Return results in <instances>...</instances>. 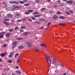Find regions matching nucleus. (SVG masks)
<instances>
[{"instance_id": "nucleus-1", "label": "nucleus", "mask_w": 75, "mask_h": 75, "mask_svg": "<svg viewBox=\"0 0 75 75\" xmlns=\"http://www.w3.org/2000/svg\"><path fill=\"white\" fill-rule=\"evenodd\" d=\"M46 60L47 63L50 62L53 65H54L57 68V66L59 65V62L57 60V59L55 57H53L52 59L51 60L50 58V57L49 55L47 56Z\"/></svg>"}, {"instance_id": "nucleus-2", "label": "nucleus", "mask_w": 75, "mask_h": 75, "mask_svg": "<svg viewBox=\"0 0 75 75\" xmlns=\"http://www.w3.org/2000/svg\"><path fill=\"white\" fill-rule=\"evenodd\" d=\"M17 42L16 41H14L12 43V45H13V46L12 47V49H14V48L16 46V44H17Z\"/></svg>"}, {"instance_id": "nucleus-3", "label": "nucleus", "mask_w": 75, "mask_h": 75, "mask_svg": "<svg viewBox=\"0 0 75 75\" xmlns=\"http://www.w3.org/2000/svg\"><path fill=\"white\" fill-rule=\"evenodd\" d=\"M14 15L15 18H18L19 17H21V15L18 14V13H14Z\"/></svg>"}, {"instance_id": "nucleus-4", "label": "nucleus", "mask_w": 75, "mask_h": 75, "mask_svg": "<svg viewBox=\"0 0 75 75\" xmlns=\"http://www.w3.org/2000/svg\"><path fill=\"white\" fill-rule=\"evenodd\" d=\"M31 32H28L24 33H23V35H24V36H27V35H29V34H30Z\"/></svg>"}, {"instance_id": "nucleus-5", "label": "nucleus", "mask_w": 75, "mask_h": 75, "mask_svg": "<svg viewBox=\"0 0 75 75\" xmlns=\"http://www.w3.org/2000/svg\"><path fill=\"white\" fill-rule=\"evenodd\" d=\"M26 45H27L28 47H32V44L31 42H26Z\"/></svg>"}, {"instance_id": "nucleus-6", "label": "nucleus", "mask_w": 75, "mask_h": 75, "mask_svg": "<svg viewBox=\"0 0 75 75\" xmlns=\"http://www.w3.org/2000/svg\"><path fill=\"white\" fill-rule=\"evenodd\" d=\"M9 3H11V4H13L14 3H16V4H18V2H16L15 1H9Z\"/></svg>"}, {"instance_id": "nucleus-7", "label": "nucleus", "mask_w": 75, "mask_h": 75, "mask_svg": "<svg viewBox=\"0 0 75 75\" xmlns=\"http://www.w3.org/2000/svg\"><path fill=\"white\" fill-rule=\"evenodd\" d=\"M66 3H69L70 4H71L73 3V1H66Z\"/></svg>"}, {"instance_id": "nucleus-8", "label": "nucleus", "mask_w": 75, "mask_h": 75, "mask_svg": "<svg viewBox=\"0 0 75 75\" xmlns=\"http://www.w3.org/2000/svg\"><path fill=\"white\" fill-rule=\"evenodd\" d=\"M11 34L10 33H6L5 35L6 37H8L10 36Z\"/></svg>"}, {"instance_id": "nucleus-9", "label": "nucleus", "mask_w": 75, "mask_h": 75, "mask_svg": "<svg viewBox=\"0 0 75 75\" xmlns=\"http://www.w3.org/2000/svg\"><path fill=\"white\" fill-rule=\"evenodd\" d=\"M7 16L8 17H10V18H11V17H12V15L10 13L7 14Z\"/></svg>"}, {"instance_id": "nucleus-10", "label": "nucleus", "mask_w": 75, "mask_h": 75, "mask_svg": "<svg viewBox=\"0 0 75 75\" xmlns=\"http://www.w3.org/2000/svg\"><path fill=\"white\" fill-rule=\"evenodd\" d=\"M14 55V53H10V54L9 55V58H11L12 57V56Z\"/></svg>"}, {"instance_id": "nucleus-11", "label": "nucleus", "mask_w": 75, "mask_h": 75, "mask_svg": "<svg viewBox=\"0 0 75 75\" xmlns=\"http://www.w3.org/2000/svg\"><path fill=\"white\" fill-rule=\"evenodd\" d=\"M16 72L18 74H21V72L20 71L16 70Z\"/></svg>"}, {"instance_id": "nucleus-12", "label": "nucleus", "mask_w": 75, "mask_h": 75, "mask_svg": "<svg viewBox=\"0 0 75 75\" xmlns=\"http://www.w3.org/2000/svg\"><path fill=\"white\" fill-rule=\"evenodd\" d=\"M41 46H42V47H43L44 46L45 47H47V46H46L45 44L44 43H42L41 45Z\"/></svg>"}, {"instance_id": "nucleus-13", "label": "nucleus", "mask_w": 75, "mask_h": 75, "mask_svg": "<svg viewBox=\"0 0 75 75\" xmlns=\"http://www.w3.org/2000/svg\"><path fill=\"white\" fill-rule=\"evenodd\" d=\"M52 18L54 19H56V18H58V17L56 15H54L52 17Z\"/></svg>"}, {"instance_id": "nucleus-14", "label": "nucleus", "mask_w": 75, "mask_h": 75, "mask_svg": "<svg viewBox=\"0 0 75 75\" xmlns=\"http://www.w3.org/2000/svg\"><path fill=\"white\" fill-rule=\"evenodd\" d=\"M6 33V32H2L0 33V34L1 35H3V34H5Z\"/></svg>"}, {"instance_id": "nucleus-15", "label": "nucleus", "mask_w": 75, "mask_h": 75, "mask_svg": "<svg viewBox=\"0 0 75 75\" xmlns=\"http://www.w3.org/2000/svg\"><path fill=\"white\" fill-rule=\"evenodd\" d=\"M24 48V47L22 46H20L18 47V49L19 50H21V49H23Z\"/></svg>"}, {"instance_id": "nucleus-16", "label": "nucleus", "mask_w": 75, "mask_h": 75, "mask_svg": "<svg viewBox=\"0 0 75 75\" xmlns=\"http://www.w3.org/2000/svg\"><path fill=\"white\" fill-rule=\"evenodd\" d=\"M59 18L60 19H65V17L64 16H60L59 17Z\"/></svg>"}, {"instance_id": "nucleus-17", "label": "nucleus", "mask_w": 75, "mask_h": 75, "mask_svg": "<svg viewBox=\"0 0 75 75\" xmlns=\"http://www.w3.org/2000/svg\"><path fill=\"white\" fill-rule=\"evenodd\" d=\"M20 59H17L16 60L17 64H18V63L20 62Z\"/></svg>"}, {"instance_id": "nucleus-18", "label": "nucleus", "mask_w": 75, "mask_h": 75, "mask_svg": "<svg viewBox=\"0 0 75 75\" xmlns=\"http://www.w3.org/2000/svg\"><path fill=\"white\" fill-rule=\"evenodd\" d=\"M33 14H39V12H34L33 13Z\"/></svg>"}, {"instance_id": "nucleus-19", "label": "nucleus", "mask_w": 75, "mask_h": 75, "mask_svg": "<svg viewBox=\"0 0 75 75\" xmlns=\"http://www.w3.org/2000/svg\"><path fill=\"white\" fill-rule=\"evenodd\" d=\"M35 51H37V52H39L40 51V50H39V49L36 48L35 49Z\"/></svg>"}, {"instance_id": "nucleus-20", "label": "nucleus", "mask_w": 75, "mask_h": 75, "mask_svg": "<svg viewBox=\"0 0 75 75\" xmlns=\"http://www.w3.org/2000/svg\"><path fill=\"white\" fill-rule=\"evenodd\" d=\"M45 8H42L40 9V11H44V10H45Z\"/></svg>"}, {"instance_id": "nucleus-21", "label": "nucleus", "mask_w": 75, "mask_h": 75, "mask_svg": "<svg viewBox=\"0 0 75 75\" xmlns=\"http://www.w3.org/2000/svg\"><path fill=\"white\" fill-rule=\"evenodd\" d=\"M3 23H4V24H5L6 25H8V22L4 21L3 22Z\"/></svg>"}, {"instance_id": "nucleus-22", "label": "nucleus", "mask_w": 75, "mask_h": 75, "mask_svg": "<svg viewBox=\"0 0 75 75\" xmlns=\"http://www.w3.org/2000/svg\"><path fill=\"white\" fill-rule=\"evenodd\" d=\"M8 31L9 32H12V31H13V29H8Z\"/></svg>"}, {"instance_id": "nucleus-23", "label": "nucleus", "mask_w": 75, "mask_h": 75, "mask_svg": "<svg viewBox=\"0 0 75 75\" xmlns=\"http://www.w3.org/2000/svg\"><path fill=\"white\" fill-rule=\"evenodd\" d=\"M4 21H9L10 20L8 19H4Z\"/></svg>"}, {"instance_id": "nucleus-24", "label": "nucleus", "mask_w": 75, "mask_h": 75, "mask_svg": "<svg viewBox=\"0 0 75 75\" xmlns=\"http://www.w3.org/2000/svg\"><path fill=\"white\" fill-rule=\"evenodd\" d=\"M21 28L22 29H25V28H26V27H25V26H21Z\"/></svg>"}, {"instance_id": "nucleus-25", "label": "nucleus", "mask_w": 75, "mask_h": 75, "mask_svg": "<svg viewBox=\"0 0 75 75\" xmlns=\"http://www.w3.org/2000/svg\"><path fill=\"white\" fill-rule=\"evenodd\" d=\"M59 25H64L65 24L64 23H59Z\"/></svg>"}, {"instance_id": "nucleus-26", "label": "nucleus", "mask_w": 75, "mask_h": 75, "mask_svg": "<svg viewBox=\"0 0 75 75\" xmlns=\"http://www.w3.org/2000/svg\"><path fill=\"white\" fill-rule=\"evenodd\" d=\"M27 11H28L29 12H33L34 11H33V10H28Z\"/></svg>"}, {"instance_id": "nucleus-27", "label": "nucleus", "mask_w": 75, "mask_h": 75, "mask_svg": "<svg viewBox=\"0 0 75 75\" xmlns=\"http://www.w3.org/2000/svg\"><path fill=\"white\" fill-rule=\"evenodd\" d=\"M1 57H4V56L5 55V54H4V53H2V54H1Z\"/></svg>"}, {"instance_id": "nucleus-28", "label": "nucleus", "mask_w": 75, "mask_h": 75, "mask_svg": "<svg viewBox=\"0 0 75 75\" xmlns=\"http://www.w3.org/2000/svg\"><path fill=\"white\" fill-rule=\"evenodd\" d=\"M19 55V54L18 53H16L15 55V57H17L18 55Z\"/></svg>"}, {"instance_id": "nucleus-29", "label": "nucleus", "mask_w": 75, "mask_h": 75, "mask_svg": "<svg viewBox=\"0 0 75 75\" xmlns=\"http://www.w3.org/2000/svg\"><path fill=\"white\" fill-rule=\"evenodd\" d=\"M7 62L8 63H11V62H12V61H11V60H9Z\"/></svg>"}, {"instance_id": "nucleus-30", "label": "nucleus", "mask_w": 75, "mask_h": 75, "mask_svg": "<svg viewBox=\"0 0 75 75\" xmlns=\"http://www.w3.org/2000/svg\"><path fill=\"white\" fill-rule=\"evenodd\" d=\"M20 4H23V3H24V1H20Z\"/></svg>"}, {"instance_id": "nucleus-31", "label": "nucleus", "mask_w": 75, "mask_h": 75, "mask_svg": "<svg viewBox=\"0 0 75 75\" xmlns=\"http://www.w3.org/2000/svg\"><path fill=\"white\" fill-rule=\"evenodd\" d=\"M17 39L18 40H23V39L21 38H17Z\"/></svg>"}, {"instance_id": "nucleus-32", "label": "nucleus", "mask_w": 75, "mask_h": 75, "mask_svg": "<svg viewBox=\"0 0 75 75\" xmlns=\"http://www.w3.org/2000/svg\"><path fill=\"white\" fill-rule=\"evenodd\" d=\"M45 20L42 18H41L39 19V21H44Z\"/></svg>"}, {"instance_id": "nucleus-33", "label": "nucleus", "mask_w": 75, "mask_h": 75, "mask_svg": "<svg viewBox=\"0 0 75 75\" xmlns=\"http://www.w3.org/2000/svg\"><path fill=\"white\" fill-rule=\"evenodd\" d=\"M15 7L16 8H20V7L19 6H15Z\"/></svg>"}, {"instance_id": "nucleus-34", "label": "nucleus", "mask_w": 75, "mask_h": 75, "mask_svg": "<svg viewBox=\"0 0 75 75\" xmlns=\"http://www.w3.org/2000/svg\"><path fill=\"white\" fill-rule=\"evenodd\" d=\"M29 5L30 4H24V6H29Z\"/></svg>"}, {"instance_id": "nucleus-35", "label": "nucleus", "mask_w": 75, "mask_h": 75, "mask_svg": "<svg viewBox=\"0 0 75 75\" xmlns=\"http://www.w3.org/2000/svg\"><path fill=\"white\" fill-rule=\"evenodd\" d=\"M25 14H30V13L27 12H26L25 13Z\"/></svg>"}, {"instance_id": "nucleus-36", "label": "nucleus", "mask_w": 75, "mask_h": 75, "mask_svg": "<svg viewBox=\"0 0 75 75\" xmlns=\"http://www.w3.org/2000/svg\"><path fill=\"white\" fill-rule=\"evenodd\" d=\"M4 37V35H0V38H3Z\"/></svg>"}, {"instance_id": "nucleus-37", "label": "nucleus", "mask_w": 75, "mask_h": 75, "mask_svg": "<svg viewBox=\"0 0 75 75\" xmlns=\"http://www.w3.org/2000/svg\"><path fill=\"white\" fill-rule=\"evenodd\" d=\"M40 15H36V16H35L34 17H40Z\"/></svg>"}, {"instance_id": "nucleus-38", "label": "nucleus", "mask_w": 75, "mask_h": 75, "mask_svg": "<svg viewBox=\"0 0 75 75\" xmlns=\"http://www.w3.org/2000/svg\"><path fill=\"white\" fill-rule=\"evenodd\" d=\"M31 18L32 19V20H35V18H34L33 17H32Z\"/></svg>"}, {"instance_id": "nucleus-39", "label": "nucleus", "mask_w": 75, "mask_h": 75, "mask_svg": "<svg viewBox=\"0 0 75 75\" xmlns=\"http://www.w3.org/2000/svg\"><path fill=\"white\" fill-rule=\"evenodd\" d=\"M16 21H17V22H21V20H17Z\"/></svg>"}, {"instance_id": "nucleus-40", "label": "nucleus", "mask_w": 75, "mask_h": 75, "mask_svg": "<svg viewBox=\"0 0 75 75\" xmlns=\"http://www.w3.org/2000/svg\"><path fill=\"white\" fill-rule=\"evenodd\" d=\"M18 28V27H16L15 28V30H17Z\"/></svg>"}, {"instance_id": "nucleus-41", "label": "nucleus", "mask_w": 75, "mask_h": 75, "mask_svg": "<svg viewBox=\"0 0 75 75\" xmlns=\"http://www.w3.org/2000/svg\"><path fill=\"white\" fill-rule=\"evenodd\" d=\"M39 1H40L39 0H35V2H36L37 3V2H39Z\"/></svg>"}, {"instance_id": "nucleus-42", "label": "nucleus", "mask_w": 75, "mask_h": 75, "mask_svg": "<svg viewBox=\"0 0 75 75\" xmlns=\"http://www.w3.org/2000/svg\"><path fill=\"white\" fill-rule=\"evenodd\" d=\"M35 23H36V24H40V22H38V21H36L35 22Z\"/></svg>"}, {"instance_id": "nucleus-43", "label": "nucleus", "mask_w": 75, "mask_h": 75, "mask_svg": "<svg viewBox=\"0 0 75 75\" xmlns=\"http://www.w3.org/2000/svg\"><path fill=\"white\" fill-rule=\"evenodd\" d=\"M6 44H5L3 45V47H6Z\"/></svg>"}, {"instance_id": "nucleus-44", "label": "nucleus", "mask_w": 75, "mask_h": 75, "mask_svg": "<svg viewBox=\"0 0 75 75\" xmlns=\"http://www.w3.org/2000/svg\"><path fill=\"white\" fill-rule=\"evenodd\" d=\"M51 24V23L50 22H49L47 23V25H50Z\"/></svg>"}, {"instance_id": "nucleus-45", "label": "nucleus", "mask_w": 75, "mask_h": 75, "mask_svg": "<svg viewBox=\"0 0 75 75\" xmlns=\"http://www.w3.org/2000/svg\"><path fill=\"white\" fill-rule=\"evenodd\" d=\"M66 14H68V15L69 14V13L68 12H66Z\"/></svg>"}, {"instance_id": "nucleus-46", "label": "nucleus", "mask_w": 75, "mask_h": 75, "mask_svg": "<svg viewBox=\"0 0 75 75\" xmlns=\"http://www.w3.org/2000/svg\"><path fill=\"white\" fill-rule=\"evenodd\" d=\"M39 28V29H43V28H44V27H42L41 28L40 27V28Z\"/></svg>"}, {"instance_id": "nucleus-47", "label": "nucleus", "mask_w": 75, "mask_h": 75, "mask_svg": "<svg viewBox=\"0 0 75 75\" xmlns=\"http://www.w3.org/2000/svg\"><path fill=\"white\" fill-rule=\"evenodd\" d=\"M66 74L67 73H64V74H62V75H66Z\"/></svg>"}, {"instance_id": "nucleus-48", "label": "nucleus", "mask_w": 75, "mask_h": 75, "mask_svg": "<svg viewBox=\"0 0 75 75\" xmlns=\"http://www.w3.org/2000/svg\"><path fill=\"white\" fill-rule=\"evenodd\" d=\"M20 32H23L24 31V30H20Z\"/></svg>"}, {"instance_id": "nucleus-49", "label": "nucleus", "mask_w": 75, "mask_h": 75, "mask_svg": "<svg viewBox=\"0 0 75 75\" xmlns=\"http://www.w3.org/2000/svg\"><path fill=\"white\" fill-rule=\"evenodd\" d=\"M70 13H73V11L72 10H71L70 11Z\"/></svg>"}, {"instance_id": "nucleus-50", "label": "nucleus", "mask_w": 75, "mask_h": 75, "mask_svg": "<svg viewBox=\"0 0 75 75\" xmlns=\"http://www.w3.org/2000/svg\"><path fill=\"white\" fill-rule=\"evenodd\" d=\"M16 69H18L19 67L18 66H16Z\"/></svg>"}, {"instance_id": "nucleus-51", "label": "nucleus", "mask_w": 75, "mask_h": 75, "mask_svg": "<svg viewBox=\"0 0 75 75\" xmlns=\"http://www.w3.org/2000/svg\"><path fill=\"white\" fill-rule=\"evenodd\" d=\"M57 14H61V13L60 12H57Z\"/></svg>"}, {"instance_id": "nucleus-52", "label": "nucleus", "mask_w": 75, "mask_h": 75, "mask_svg": "<svg viewBox=\"0 0 75 75\" xmlns=\"http://www.w3.org/2000/svg\"><path fill=\"white\" fill-rule=\"evenodd\" d=\"M48 28H49V27H48V26L47 28H45V30H47V29H48Z\"/></svg>"}, {"instance_id": "nucleus-53", "label": "nucleus", "mask_w": 75, "mask_h": 75, "mask_svg": "<svg viewBox=\"0 0 75 75\" xmlns=\"http://www.w3.org/2000/svg\"><path fill=\"white\" fill-rule=\"evenodd\" d=\"M61 67H63H63H64V65H62V64H61Z\"/></svg>"}, {"instance_id": "nucleus-54", "label": "nucleus", "mask_w": 75, "mask_h": 75, "mask_svg": "<svg viewBox=\"0 0 75 75\" xmlns=\"http://www.w3.org/2000/svg\"><path fill=\"white\" fill-rule=\"evenodd\" d=\"M66 10H69V8H66Z\"/></svg>"}, {"instance_id": "nucleus-55", "label": "nucleus", "mask_w": 75, "mask_h": 75, "mask_svg": "<svg viewBox=\"0 0 75 75\" xmlns=\"http://www.w3.org/2000/svg\"><path fill=\"white\" fill-rule=\"evenodd\" d=\"M23 21H25V18H24L23 19Z\"/></svg>"}, {"instance_id": "nucleus-56", "label": "nucleus", "mask_w": 75, "mask_h": 75, "mask_svg": "<svg viewBox=\"0 0 75 75\" xmlns=\"http://www.w3.org/2000/svg\"><path fill=\"white\" fill-rule=\"evenodd\" d=\"M58 6L57 5H55L54 6V7H57Z\"/></svg>"}, {"instance_id": "nucleus-57", "label": "nucleus", "mask_w": 75, "mask_h": 75, "mask_svg": "<svg viewBox=\"0 0 75 75\" xmlns=\"http://www.w3.org/2000/svg\"><path fill=\"white\" fill-rule=\"evenodd\" d=\"M29 20L30 21H32V20H31V19H30Z\"/></svg>"}, {"instance_id": "nucleus-58", "label": "nucleus", "mask_w": 75, "mask_h": 75, "mask_svg": "<svg viewBox=\"0 0 75 75\" xmlns=\"http://www.w3.org/2000/svg\"><path fill=\"white\" fill-rule=\"evenodd\" d=\"M57 2H61V1H60L58 0V1H57Z\"/></svg>"}, {"instance_id": "nucleus-59", "label": "nucleus", "mask_w": 75, "mask_h": 75, "mask_svg": "<svg viewBox=\"0 0 75 75\" xmlns=\"http://www.w3.org/2000/svg\"><path fill=\"white\" fill-rule=\"evenodd\" d=\"M67 0H63V1H67Z\"/></svg>"}, {"instance_id": "nucleus-60", "label": "nucleus", "mask_w": 75, "mask_h": 75, "mask_svg": "<svg viewBox=\"0 0 75 75\" xmlns=\"http://www.w3.org/2000/svg\"><path fill=\"white\" fill-rule=\"evenodd\" d=\"M47 1H51V0H47Z\"/></svg>"}, {"instance_id": "nucleus-61", "label": "nucleus", "mask_w": 75, "mask_h": 75, "mask_svg": "<svg viewBox=\"0 0 75 75\" xmlns=\"http://www.w3.org/2000/svg\"><path fill=\"white\" fill-rule=\"evenodd\" d=\"M11 21H12V22H14V20H12Z\"/></svg>"}, {"instance_id": "nucleus-62", "label": "nucleus", "mask_w": 75, "mask_h": 75, "mask_svg": "<svg viewBox=\"0 0 75 75\" xmlns=\"http://www.w3.org/2000/svg\"><path fill=\"white\" fill-rule=\"evenodd\" d=\"M1 59H0V62H1Z\"/></svg>"}, {"instance_id": "nucleus-63", "label": "nucleus", "mask_w": 75, "mask_h": 75, "mask_svg": "<svg viewBox=\"0 0 75 75\" xmlns=\"http://www.w3.org/2000/svg\"><path fill=\"white\" fill-rule=\"evenodd\" d=\"M57 75H61L60 74H57Z\"/></svg>"}, {"instance_id": "nucleus-64", "label": "nucleus", "mask_w": 75, "mask_h": 75, "mask_svg": "<svg viewBox=\"0 0 75 75\" xmlns=\"http://www.w3.org/2000/svg\"><path fill=\"white\" fill-rule=\"evenodd\" d=\"M50 57H51V58H52V56H50Z\"/></svg>"}]
</instances>
